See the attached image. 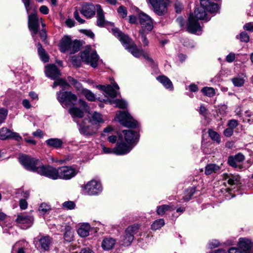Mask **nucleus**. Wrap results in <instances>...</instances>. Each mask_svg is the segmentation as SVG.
Wrapping results in <instances>:
<instances>
[{
    "label": "nucleus",
    "instance_id": "1",
    "mask_svg": "<svg viewBox=\"0 0 253 253\" xmlns=\"http://www.w3.org/2000/svg\"><path fill=\"white\" fill-rule=\"evenodd\" d=\"M19 161L28 170L37 172L52 179H58V168L56 169L49 165L43 166L38 159L24 154L19 156Z\"/></svg>",
    "mask_w": 253,
    "mask_h": 253
},
{
    "label": "nucleus",
    "instance_id": "2",
    "mask_svg": "<svg viewBox=\"0 0 253 253\" xmlns=\"http://www.w3.org/2000/svg\"><path fill=\"white\" fill-rule=\"evenodd\" d=\"M124 135H120L116 146V152L118 154L128 153L138 141V134L131 130H124Z\"/></svg>",
    "mask_w": 253,
    "mask_h": 253
},
{
    "label": "nucleus",
    "instance_id": "3",
    "mask_svg": "<svg viewBox=\"0 0 253 253\" xmlns=\"http://www.w3.org/2000/svg\"><path fill=\"white\" fill-rule=\"evenodd\" d=\"M81 44L79 41H72L69 36H65L61 40L59 48L61 52L74 54L80 50Z\"/></svg>",
    "mask_w": 253,
    "mask_h": 253
},
{
    "label": "nucleus",
    "instance_id": "4",
    "mask_svg": "<svg viewBox=\"0 0 253 253\" xmlns=\"http://www.w3.org/2000/svg\"><path fill=\"white\" fill-rule=\"evenodd\" d=\"M57 98L64 108L74 106L77 101V96L70 91L57 92Z\"/></svg>",
    "mask_w": 253,
    "mask_h": 253
},
{
    "label": "nucleus",
    "instance_id": "5",
    "mask_svg": "<svg viewBox=\"0 0 253 253\" xmlns=\"http://www.w3.org/2000/svg\"><path fill=\"white\" fill-rule=\"evenodd\" d=\"M81 58L83 62L93 68L98 66L99 56L95 51L91 52L89 47H86L81 52Z\"/></svg>",
    "mask_w": 253,
    "mask_h": 253
},
{
    "label": "nucleus",
    "instance_id": "6",
    "mask_svg": "<svg viewBox=\"0 0 253 253\" xmlns=\"http://www.w3.org/2000/svg\"><path fill=\"white\" fill-rule=\"evenodd\" d=\"M115 120L122 125L129 128H135L138 126V122L126 111H120L117 114Z\"/></svg>",
    "mask_w": 253,
    "mask_h": 253
},
{
    "label": "nucleus",
    "instance_id": "7",
    "mask_svg": "<svg viewBox=\"0 0 253 253\" xmlns=\"http://www.w3.org/2000/svg\"><path fill=\"white\" fill-rule=\"evenodd\" d=\"M210 17H188V22L186 24L187 31L192 34L201 30V27L198 22L199 20H210Z\"/></svg>",
    "mask_w": 253,
    "mask_h": 253
},
{
    "label": "nucleus",
    "instance_id": "8",
    "mask_svg": "<svg viewBox=\"0 0 253 253\" xmlns=\"http://www.w3.org/2000/svg\"><path fill=\"white\" fill-rule=\"evenodd\" d=\"M138 228V225L128 226L125 230V235L121 237V244L125 246H129L133 241L134 235L136 233Z\"/></svg>",
    "mask_w": 253,
    "mask_h": 253
},
{
    "label": "nucleus",
    "instance_id": "9",
    "mask_svg": "<svg viewBox=\"0 0 253 253\" xmlns=\"http://www.w3.org/2000/svg\"><path fill=\"white\" fill-rule=\"evenodd\" d=\"M77 170L71 166H64L58 168V179L69 180L75 176Z\"/></svg>",
    "mask_w": 253,
    "mask_h": 253
},
{
    "label": "nucleus",
    "instance_id": "10",
    "mask_svg": "<svg viewBox=\"0 0 253 253\" xmlns=\"http://www.w3.org/2000/svg\"><path fill=\"white\" fill-rule=\"evenodd\" d=\"M157 15L165 14L167 11V4L164 0H147Z\"/></svg>",
    "mask_w": 253,
    "mask_h": 253
},
{
    "label": "nucleus",
    "instance_id": "11",
    "mask_svg": "<svg viewBox=\"0 0 253 253\" xmlns=\"http://www.w3.org/2000/svg\"><path fill=\"white\" fill-rule=\"evenodd\" d=\"M112 32L114 36L119 39L126 49L129 47L132 43H134L132 39L128 35L125 34L118 28H113Z\"/></svg>",
    "mask_w": 253,
    "mask_h": 253
},
{
    "label": "nucleus",
    "instance_id": "12",
    "mask_svg": "<svg viewBox=\"0 0 253 253\" xmlns=\"http://www.w3.org/2000/svg\"><path fill=\"white\" fill-rule=\"evenodd\" d=\"M34 219L33 216L24 213L17 215L16 222L20 225L23 229H27L33 225Z\"/></svg>",
    "mask_w": 253,
    "mask_h": 253
},
{
    "label": "nucleus",
    "instance_id": "13",
    "mask_svg": "<svg viewBox=\"0 0 253 253\" xmlns=\"http://www.w3.org/2000/svg\"><path fill=\"white\" fill-rule=\"evenodd\" d=\"M87 193L89 195H94L99 193L102 190L100 182L92 180L88 182L84 186Z\"/></svg>",
    "mask_w": 253,
    "mask_h": 253
},
{
    "label": "nucleus",
    "instance_id": "14",
    "mask_svg": "<svg viewBox=\"0 0 253 253\" xmlns=\"http://www.w3.org/2000/svg\"><path fill=\"white\" fill-rule=\"evenodd\" d=\"M245 160V156L241 153H238L234 156H231L228 157V164L233 168L238 169H242L243 166L241 163Z\"/></svg>",
    "mask_w": 253,
    "mask_h": 253
},
{
    "label": "nucleus",
    "instance_id": "15",
    "mask_svg": "<svg viewBox=\"0 0 253 253\" xmlns=\"http://www.w3.org/2000/svg\"><path fill=\"white\" fill-rule=\"evenodd\" d=\"M39 248L43 252L48 251L52 243V238L48 235L42 236L39 239Z\"/></svg>",
    "mask_w": 253,
    "mask_h": 253
},
{
    "label": "nucleus",
    "instance_id": "16",
    "mask_svg": "<svg viewBox=\"0 0 253 253\" xmlns=\"http://www.w3.org/2000/svg\"><path fill=\"white\" fill-rule=\"evenodd\" d=\"M140 23L142 29L140 31L149 32L153 28V22L151 17H140Z\"/></svg>",
    "mask_w": 253,
    "mask_h": 253
},
{
    "label": "nucleus",
    "instance_id": "17",
    "mask_svg": "<svg viewBox=\"0 0 253 253\" xmlns=\"http://www.w3.org/2000/svg\"><path fill=\"white\" fill-rule=\"evenodd\" d=\"M28 27L31 32L32 36L34 38L37 34L39 28L38 17H29Z\"/></svg>",
    "mask_w": 253,
    "mask_h": 253
},
{
    "label": "nucleus",
    "instance_id": "18",
    "mask_svg": "<svg viewBox=\"0 0 253 253\" xmlns=\"http://www.w3.org/2000/svg\"><path fill=\"white\" fill-rule=\"evenodd\" d=\"M45 73L47 77L56 80L60 75V71L55 65H49L45 67Z\"/></svg>",
    "mask_w": 253,
    "mask_h": 253
},
{
    "label": "nucleus",
    "instance_id": "19",
    "mask_svg": "<svg viewBox=\"0 0 253 253\" xmlns=\"http://www.w3.org/2000/svg\"><path fill=\"white\" fill-rule=\"evenodd\" d=\"M223 180L226 181L230 185H237L240 183V177L239 175L231 173H224L222 175Z\"/></svg>",
    "mask_w": 253,
    "mask_h": 253
},
{
    "label": "nucleus",
    "instance_id": "20",
    "mask_svg": "<svg viewBox=\"0 0 253 253\" xmlns=\"http://www.w3.org/2000/svg\"><path fill=\"white\" fill-rule=\"evenodd\" d=\"M240 250L245 252V253H252L248 252L252 247V243L250 240L246 238H240L238 243Z\"/></svg>",
    "mask_w": 253,
    "mask_h": 253
},
{
    "label": "nucleus",
    "instance_id": "21",
    "mask_svg": "<svg viewBox=\"0 0 253 253\" xmlns=\"http://www.w3.org/2000/svg\"><path fill=\"white\" fill-rule=\"evenodd\" d=\"M83 16H93L95 13V5L92 4H86L83 5L80 10Z\"/></svg>",
    "mask_w": 253,
    "mask_h": 253
},
{
    "label": "nucleus",
    "instance_id": "22",
    "mask_svg": "<svg viewBox=\"0 0 253 253\" xmlns=\"http://www.w3.org/2000/svg\"><path fill=\"white\" fill-rule=\"evenodd\" d=\"M46 145L49 147L55 149H60L62 147L63 141L58 138H49L45 141Z\"/></svg>",
    "mask_w": 253,
    "mask_h": 253
},
{
    "label": "nucleus",
    "instance_id": "23",
    "mask_svg": "<svg viewBox=\"0 0 253 253\" xmlns=\"http://www.w3.org/2000/svg\"><path fill=\"white\" fill-rule=\"evenodd\" d=\"M98 87L111 97L115 98L117 97L118 92L112 86L110 85H100Z\"/></svg>",
    "mask_w": 253,
    "mask_h": 253
},
{
    "label": "nucleus",
    "instance_id": "24",
    "mask_svg": "<svg viewBox=\"0 0 253 253\" xmlns=\"http://www.w3.org/2000/svg\"><path fill=\"white\" fill-rule=\"evenodd\" d=\"M116 240L112 238H106L102 242L101 246L104 250L108 251L113 248Z\"/></svg>",
    "mask_w": 253,
    "mask_h": 253
},
{
    "label": "nucleus",
    "instance_id": "25",
    "mask_svg": "<svg viewBox=\"0 0 253 253\" xmlns=\"http://www.w3.org/2000/svg\"><path fill=\"white\" fill-rule=\"evenodd\" d=\"M38 48V54L40 57L41 59L44 62H47L49 61V57L47 53L46 52L44 49L42 47V44L40 42L36 44Z\"/></svg>",
    "mask_w": 253,
    "mask_h": 253
},
{
    "label": "nucleus",
    "instance_id": "26",
    "mask_svg": "<svg viewBox=\"0 0 253 253\" xmlns=\"http://www.w3.org/2000/svg\"><path fill=\"white\" fill-rule=\"evenodd\" d=\"M90 226L88 223H84L78 229L79 235L82 237H86L89 235Z\"/></svg>",
    "mask_w": 253,
    "mask_h": 253
},
{
    "label": "nucleus",
    "instance_id": "27",
    "mask_svg": "<svg viewBox=\"0 0 253 253\" xmlns=\"http://www.w3.org/2000/svg\"><path fill=\"white\" fill-rule=\"evenodd\" d=\"M245 77L244 74L238 75L231 79V82L235 86L241 87L245 84Z\"/></svg>",
    "mask_w": 253,
    "mask_h": 253
},
{
    "label": "nucleus",
    "instance_id": "28",
    "mask_svg": "<svg viewBox=\"0 0 253 253\" xmlns=\"http://www.w3.org/2000/svg\"><path fill=\"white\" fill-rule=\"evenodd\" d=\"M220 169L221 167L216 164H210L206 166L205 173L206 175H210L217 172Z\"/></svg>",
    "mask_w": 253,
    "mask_h": 253
},
{
    "label": "nucleus",
    "instance_id": "29",
    "mask_svg": "<svg viewBox=\"0 0 253 253\" xmlns=\"http://www.w3.org/2000/svg\"><path fill=\"white\" fill-rule=\"evenodd\" d=\"M157 80L168 89L170 90L173 89V85L170 80L166 76H159L157 78Z\"/></svg>",
    "mask_w": 253,
    "mask_h": 253
},
{
    "label": "nucleus",
    "instance_id": "30",
    "mask_svg": "<svg viewBox=\"0 0 253 253\" xmlns=\"http://www.w3.org/2000/svg\"><path fill=\"white\" fill-rule=\"evenodd\" d=\"M74 232L72 227L66 226L64 228V239L65 241L70 242L73 240Z\"/></svg>",
    "mask_w": 253,
    "mask_h": 253
},
{
    "label": "nucleus",
    "instance_id": "31",
    "mask_svg": "<svg viewBox=\"0 0 253 253\" xmlns=\"http://www.w3.org/2000/svg\"><path fill=\"white\" fill-rule=\"evenodd\" d=\"M127 49L136 58L140 57L143 53V50L141 48H138L135 43H132L131 46Z\"/></svg>",
    "mask_w": 253,
    "mask_h": 253
},
{
    "label": "nucleus",
    "instance_id": "32",
    "mask_svg": "<svg viewBox=\"0 0 253 253\" xmlns=\"http://www.w3.org/2000/svg\"><path fill=\"white\" fill-rule=\"evenodd\" d=\"M69 113L74 119L76 118H82L84 115L83 111L80 108L75 107H71L69 110Z\"/></svg>",
    "mask_w": 253,
    "mask_h": 253
},
{
    "label": "nucleus",
    "instance_id": "33",
    "mask_svg": "<svg viewBox=\"0 0 253 253\" xmlns=\"http://www.w3.org/2000/svg\"><path fill=\"white\" fill-rule=\"evenodd\" d=\"M89 119L90 122L93 124H97L98 123H103V120L101 117V114L96 112L93 113L92 114H90Z\"/></svg>",
    "mask_w": 253,
    "mask_h": 253
},
{
    "label": "nucleus",
    "instance_id": "34",
    "mask_svg": "<svg viewBox=\"0 0 253 253\" xmlns=\"http://www.w3.org/2000/svg\"><path fill=\"white\" fill-rule=\"evenodd\" d=\"M11 135V131L6 127H2L0 129V139L1 140H6L10 138Z\"/></svg>",
    "mask_w": 253,
    "mask_h": 253
},
{
    "label": "nucleus",
    "instance_id": "35",
    "mask_svg": "<svg viewBox=\"0 0 253 253\" xmlns=\"http://www.w3.org/2000/svg\"><path fill=\"white\" fill-rule=\"evenodd\" d=\"M82 93L85 98L89 101H94L96 99L95 95L87 89H83Z\"/></svg>",
    "mask_w": 253,
    "mask_h": 253
},
{
    "label": "nucleus",
    "instance_id": "36",
    "mask_svg": "<svg viewBox=\"0 0 253 253\" xmlns=\"http://www.w3.org/2000/svg\"><path fill=\"white\" fill-rule=\"evenodd\" d=\"M196 192L195 187H191L186 190L184 196L183 197V200L187 202L191 199L192 197Z\"/></svg>",
    "mask_w": 253,
    "mask_h": 253
},
{
    "label": "nucleus",
    "instance_id": "37",
    "mask_svg": "<svg viewBox=\"0 0 253 253\" xmlns=\"http://www.w3.org/2000/svg\"><path fill=\"white\" fill-rule=\"evenodd\" d=\"M58 85L62 87L63 89H65L66 87L69 86L68 83L65 80L62 79H58L56 80L53 84L52 87L55 88Z\"/></svg>",
    "mask_w": 253,
    "mask_h": 253
},
{
    "label": "nucleus",
    "instance_id": "38",
    "mask_svg": "<svg viewBox=\"0 0 253 253\" xmlns=\"http://www.w3.org/2000/svg\"><path fill=\"white\" fill-rule=\"evenodd\" d=\"M208 133L210 138L213 141H215L218 144H219L220 142V136L219 134L216 131L209 129L208 131Z\"/></svg>",
    "mask_w": 253,
    "mask_h": 253
},
{
    "label": "nucleus",
    "instance_id": "39",
    "mask_svg": "<svg viewBox=\"0 0 253 253\" xmlns=\"http://www.w3.org/2000/svg\"><path fill=\"white\" fill-rule=\"evenodd\" d=\"M173 7L177 14H180L184 8L183 3L179 0H176L173 3Z\"/></svg>",
    "mask_w": 253,
    "mask_h": 253
},
{
    "label": "nucleus",
    "instance_id": "40",
    "mask_svg": "<svg viewBox=\"0 0 253 253\" xmlns=\"http://www.w3.org/2000/svg\"><path fill=\"white\" fill-rule=\"evenodd\" d=\"M201 91L205 95L209 97H213L215 94L214 89L211 87H204Z\"/></svg>",
    "mask_w": 253,
    "mask_h": 253
},
{
    "label": "nucleus",
    "instance_id": "41",
    "mask_svg": "<svg viewBox=\"0 0 253 253\" xmlns=\"http://www.w3.org/2000/svg\"><path fill=\"white\" fill-rule=\"evenodd\" d=\"M165 224V221L163 219H159L156 220L151 225V229L153 230H156L161 228Z\"/></svg>",
    "mask_w": 253,
    "mask_h": 253
},
{
    "label": "nucleus",
    "instance_id": "42",
    "mask_svg": "<svg viewBox=\"0 0 253 253\" xmlns=\"http://www.w3.org/2000/svg\"><path fill=\"white\" fill-rule=\"evenodd\" d=\"M97 25L100 27H106L112 25L111 22L106 21L104 19V17H98L97 20Z\"/></svg>",
    "mask_w": 253,
    "mask_h": 253
},
{
    "label": "nucleus",
    "instance_id": "43",
    "mask_svg": "<svg viewBox=\"0 0 253 253\" xmlns=\"http://www.w3.org/2000/svg\"><path fill=\"white\" fill-rule=\"evenodd\" d=\"M8 115V110L6 108H0V125L4 122Z\"/></svg>",
    "mask_w": 253,
    "mask_h": 253
},
{
    "label": "nucleus",
    "instance_id": "44",
    "mask_svg": "<svg viewBox=\"0 0 253 253\" xmlns=\"http://www.w3.org/2000/svg\"><path fill=\"white\" fill-rule=\"evenodd\" d=\"M101 147H102V151H103V153L104 154H112V153H114V154H115L116 155H124V154H117L116 153V147L114 148H113V149H111V148H109V147H106L104 145H101Z\"/></svg>",
    "mask_w": 253,
    "mask_h": 253
},
{
    "label": "nucleus",
    "instance_id": "45",
    "mask_svg": "<svg viewBox=\"0 0 253 253\" xmlns=\"http://www.w3.org/2000/svg\"><path fill=\"white\" fill-rule=\"evenodd\" d=\"M244 121L247 122L250 124H252L253 123V113L249 111H246Z\"/></svg>",
    "mask_w": 253,
    "mask_h": 253
},
{
    "label": "nucleus",
    "instance_id": "46",
    "mask_svg": "<svg viewBox=\"0 0 253 253\" xmlns=\"http://www.w3.org/2000/svg\"><path fill=\"white\" fill-rule=\"evenodd\" d=\"M169 208L168 205H164L158 207L157 212L158 215H163Z\"/></svg>",
    "mask_w": 253,
    "mask_h": 253
},
{
    "label": "nucleus",
    "instance_id": "47",
    "mask_svg": "<svg viewBox=\"0 0 253 253\" xmlns=\"http://www.w3.org/2000/svg\"><path fill=\"white\" fill-rule=\"evenodd\" d=\"M116 105L117 107L121 109H125L127 107V102L122 99H117L115 101Z\"/></svg>",
    "mask_w": 253,
    "mask_h": 253
},
{
    "label": "nucleus",
    "instance_id": "48",
    "mask_svg": "<svg viewBox=\"0 0 253 253\" xmlns=\"http://www.w3.org/2000/svg\"><path fill=\"white\" fill-rule=\"evenodd\" d=\"M219 8V5L215 3L212 2L209 7L208 8L207 11L211 12V13H213L217 12Z\"/></svg>",
    "mask_w": 253,
    "mask_h": 253
},
{
    "label": "nucleus",
    "instance_id": "49",
    "mask_svg": "<svg viewBox=\"0 0 253 253\" xmlns=\"http://www.w3.org/2000/svg\"><path fill=\"white\" fill-rule=\"evenodd\" d=\"M88 126H81L80 128V131L81 133L85 135H92L94 133L93 132H91L88 130Z\"/></svg>",
    "mask_w": 253,
    "mask_h": 253
},
{
    "label": "nucleus",
    "instance_id": "50",
    "mask_svg": "<svg viewBox=\"0 0 253 253\" xmlns=\"http://www.w3.org/2000/svg\"><path fill=\"white\" fill-rule=\"evenodd\" d=\"M50 210V206L46 203H42L39 207V211L43 213H45Z\"/></svg>",
    "mask_w": 253,
    "mask_h": 253
},
{
    "label": "nucleus",
    "instance_id": "51",
    "mask_svg": "<svg viewBox=\"0 0 253 253\" xmlns=\"http://www.w3.org/2000/svg\"><path fill=\"white\" fill-rule=\"evenodd\" d=\"M63 206L68 210H73L75 207V204L74 202L69 201L64 202L63 204Z\"/></svg>",
    "mask_w": 253,
    "mask_h": 253
},
{
    "label": "nucleus",
    "instance_id": "52",
    "mask_svg": "<svg viewBox=\"0 0 253 253\" xmlns=\"http://www.w3.org/2000/svg\"><path fill=\"white\" fill-rule=\"evenodd\" d=\"M240 40L241 42H248L250 40V37L245 32H242L240 34Z\"/></svg>",
    "mask_w": 253,
    "mask_h": 253
},
{
    "label": "nucleus",
    "instance_id": "53",
    "mask_svg": "<svg viewBox=\"0 0 253 253\" xmlns=\"http://www.w3.org/2000/svg\"><path fill=\"white\" fill-rule=\"evenodd\" d=\"M145 32L143 31H139V33L141 36L142 42L144 46H148L149 44V41L145 35Z\"/></svg>",
    "mask_w": 253,
    "mask_h": 253
},
{
    "label": "nucleus",
    "instance_id": "54",
    "mask_svg": "<svg viewBox=\"0 0 253 253\" xmlns=\"http://www.w3.org/2000/svg\"><path fill=\"white\" fill-rule=\"evenodd\" d=\"M212 2L210 0H200V4L205 11L208 10V8Z\"/></svg>",
    "mask_w": 253,
    "mask_h": 253
},
{
    "label": "nucleus",
    "instance_id": "55",
    "mask_svg": "<svg viewBox=\"0 0 253 253\" xmlns=\"http://www.w3.org/2000/svg\"><path fill=\"white\" fill-rule=\"evenodd\" d=\"M238 125V121L234 119L230 120L227 124V126H229V127L232 128L233 129L236 128Z\"/></svg>",
    "mask_w": 253,
    "mask_h": 253
},
{
    "label": "nucleus",
    "instance_id": "56",
    "mask_svg": "<svg viewBox=\"0 0 253 253\" xmlns=\"http://www.w3.org/2000/svg\"><path fill=\"white\" fill-rule=\"evenodd\" d=\"M10 138H12L18 142L21 141L22 139V137L18 133L12 131Z\"/></svg>",
    "mask_w": 253,
    "mask_h": 253
},
{
    "label": "nucleus",
    "instance_id": "57",
    "mask_svg": "<svg viewBox=\"0 0 253 253\" xmlns=\"http://www.w3.org/2000/svg\"><path fill=\"white\" fill-rule=\"evenodd\" d=\"M209 245L210 249H214L219 246V242L216 240H212L209 242Z\"/></svg>",
    "mask_w": 253,
    "mask_h": 253
},
{
    "label": "nucleus",
    "instance_id": "58",
    "mask_svg": "<svg viewBox=\"0 0 253 253\" xmlns=\"http://www.w3.org/2000/svg\"><path fill=\"white\" fill-rule=\"evenodd\" d=\"M243 28L244 30L246 31H248L251 32H253V22H249L246 23L244 25Z\"/></svg>",
    "mask_w": 253,
    "mask_h": 253
},
{
    "label": "nucleus",
    "instance_id": "59",
    "mask_svg": "<svg viewBox=\"0 0 253 253\" xmlns=\"http://www.w3.org/2000/svg\"><path fill=\"white\" fill-rule=\"evenodd\" d=\"M19 207L21 210H24L27 208L28 203L25 199H20L19 201Z\"/></svg>",
    "mask_w": 253,
    "mask_h": 253
},
{
    "label": "nucleus",
    "instance_id": "60",
    "mask_svg": "<svg viewBox=\"0 0 253 253\" xmlns=\"http://www.w3.org/2000/svg\"><path fill=\"white\" fill-rule=\"evenodd\" d=\"M80 253H94L92 248L85 247L81 249Z\"/></svg>",
    "mask_w": 253,
    "mask_h": 253
},
{
    "label": "nucleus",
    "instance_id": "61",
    "mask_svg": "<svg viewBox=\"0 0 253 253\" xmlns=\"http://www.w3.org/2000/svg\"><path fill=\"white\" fill-rule=\"evenodd\" d=\"M234 130L232 128H226L223 132L224 135L226 137H230L233 134Z\"/></svg>",
    "mask_w": 253,
    "mask_h": 253
},
{
    "label": "nucleus",
    "instance_id": "62",
    "mask_svg": "<svg viewBox=\"0 0 253 253\" xmlns=\"http://www.w3.org/2000/svg\"><path fill=\"white\" fill-rule=\"evenodd\" d=\"M22 1L24 3L26 11L29 12L31 8V0H22Z\"/></svg>",
    "mask_w": 253,
    "mask_h": 253
},
{
    "label": "nucleus",
    "instance_id": "63",
    "mask_svg": "<svg viewBox=\"0 0 253 253\" xmlns=\"http://www.w3.org/2000/svg\"><path fill=\"white\" fill-rule=\"evenodd\" d=\"M235 59V54L234 53L231 52L227 55L226 60L228 62H232Z\"/></svg>",
    "mask_w": 253,
    "mask_h": 253
},
{
    "label": "nucleus",
    "instance_id": "64",
    "mask_svg": "<svg viewBox=\"0 0 253 253\" xmlns=\"http://www.w3.org/2000/svg\"><path fill=\"white\" fill-rule=\"evenodd\" d=\"M40 36L41 37V40L45 42L46 39V32L45 31V29H42L40 32Z\"/></svg>",
    "mask_w": 253,
    "mask_h": 253
}]
</instances>
